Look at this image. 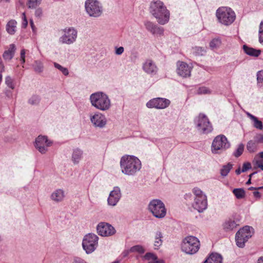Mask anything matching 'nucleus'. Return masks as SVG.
Instances as JSON below:
<instances>
[{"mask_svg":"<svg viewBox=\"0 0 263 263\" xmlns=\"http://www.w3.org/2000/svg\"><path fill=\"white\" fill-rule=\"evenodd\" d=\"M149 10L159 24L164 25L170 19V11L164 3L160 0H154L149 4Z\"/></svg>","mask_w":263,"mask_h":263,"instance_id":"nucleus-1","label":"nucleus"},{"mask_svg":"<svg viewBox=\"0 0 263 263\" xmlns=\"http://www.w3.org/2000/svg\"><path fill=\"white\" fill-rule=\"evenodd\" d=\"M120 164L122 173L128 176L134 175L141 168V161L134 156H122Z\"/></svg>","mask_w":263,"mask_h":263,"instance_id":"nucleus-2","label":"nucleus"},{"mask_svg":"<svg viewBox=\"0 0 263 263\" xmlns=\"http://www.w3.org/2000/svg\"><path fill=\"white\" fill-rule=\"evenodd\" d=\"M90 103L92 106L102 111L108 110L111 106L108 96L103 92H97L90 96Z\"/></svg>","mask_w":263,"mask_h":263,"instance_id":"nucleus-3","label":"nucleus"},{"mask_svg":"<svg viewBox=\"0 0 263 263\" xmlns=\"http://www.w3.org/2000/svg\"><path fill=\"white\" fill-rule=\"evenodd\" d=\"M216 16L219 22L226 26L232 24L236 18L234 11L227 7L219 8L216 11Z\"/></svg>","mask_w":263,"mask_h":263,"instance_id":"nucleus-4","label":"nucleus"},{"mask_svg":"<svg viewBox=\"0 0 263 263\" xmlns=\"http://www.w3.org/2000/svg\"><path fill=\"white\" fill-rule=\"evenodd\" d=\"M148 209L157 218H163L166 215V209L164 203L160 199L152 200L148 205Z\"/></svg>","mask_w":263,"mask_h":263,"instance_id":"nucleus-5","label":"nucleus"},{"mask_svg":"<svg viewBox=\"0 0 263 263\" xmlns=\"http://www.w3.org/2000/svg\"><path fill=\"white\" fill-rule=\"evenodd\" d=\"M200 246V242L195 236H189L185 237L181 244V249L186 254H193L196 253Z\"/></svg>","mask_w":263,"mask_h":263,"instance_id":"nucleus-6","label":"nucleus"},{"mask_svg":"<svg viewBox=\"0 0 263 263\" xmlns=\"http://www.w3.org/2000/svg\"><path fill=\"white\" fill-rule=\"evenodd\" d=\"M230 146V143L223 135L216 136L213 141L211 149L213 154H221Z\"/></svg>","mask_w":263,"mask_h":263,"instance_id":"nucleus-7","label":"nucleus"},{"mask_svg":"<svg viewBox=\"0 0 263 263\" xmlns=\"http://www.w3.org/2000/svg\"><path fill=\"white\" fill-rule=\"evenodd\" d=\"M252 227L246 226L240 229L236 234L235 240L237 246L243 248L245 243L251 238L253 234Z\"/></svg>","mask_w":263,"mask_h":263,"instance_id":"nucleus-8","label":"nucleus"},{"mask_svg":"<svg viewBox=\"0 0 263 263\" xmlns=\"http://www.w3.org/2000/svg\"><path fill=\"white\" fill-rule=\"evenodd\" d=\"M99 237L93 233H89L84 236L82 242V247L87 254L92 253L98 245Z\"/></svg>","mask_w":263,"mask_h":263,"instance_id":"nucleus-9","label":"nucleus"},{"mask_svg":"<svg viewBox=\"0 0 263 263\" xmlns=\"http://www.w3.org/2000/svg\"><path fill=\"white\" fill-rule=\"evenodd\" d=\"M197 129L202 134H207L213 130L212 126L208 117L203 114H200L195 119Z\"/></svg>","mask_w":263,"mask_h":263,"instance_id":"nucleus-10","label":"nucleus"},{"mask_svg":"<svg viewBox=\"0 0 263 263\" xmlns=\"http://www.w3.org/2000/svg\"><path fill=\"white\" fill-rule=\"evenodd\" d=\"M85 9L90 16L97 17L102 13V7L96 0H87L85 4Z\"/></svg>","mask_w":263,"mask_h":263,"instance_id":"nucleus-11","label":"nucleus"},{"mask_svg":"<svg viewBox=\"0 0 263 263\" xmlns=\"http://www.w3.org/2000/svg\"><path fill=\"white\" fill-rule=\"evenodd\" d=\"M97 232L102 236L107 237L112 236L116 233L114 227L107 222H100L97 227Z\"/></svg>","mask_w":263,"mask_h":263,"instance_id":"nucleus-12","label":"nucleus"},{"mask_svg":"<svg viewBox=\"0 0 263 263\" xmlns=\"http://www.w3.org/2000/svg\"><path fill=\"white\" fill-rule=\"evenodd\" d=\"M170 104V101L168 99L162 98H154L149 101L146 103L148 108H156L157 109H164Z\"/></svg>","mask_w":263,"mask_h":263,"instance_id":"nucleus-13","label":"nucleus"},{"mask_svg":"<svg viewBox=\"0 0 263 263\" xmlns=\"http://www.w3.org/2000/svg\"><path fill=\"white\" fill-rule=\"evenodd\" d=\"M77 37V31L73 28L65 30L64 34L60 38V41L63 44L70 45L74 43Z\"/></svg>","mask_w":263,"mask_h":263,"instance_id":"nucleus-14","label":"nucleus"},{"mask_svg":"<svg viewBox=\"0 0 263 263\" xmlns=\"http://www.w3.org/2000/svg\"><path fill=\"white\" fill-rule=\"evenodd\" d=\"M50 144L46 136H39L35 139V147L41 153L45 154Z\"/></svg>","mask_w":263,"mask_h":263,"instance_id":"nucleus-15","label":"nucleus"},{"mask_svg":"<svg viewBox=\"0 0 263 263\" xmlns=\"http://www.w3.org/2000/svg\"><path fill=\"white\" fill-rule=\"evenodd\" d=\"M121 197L120 189L118 186L114 187V190L110 192L107 199L108 205L114 206L119 202Z\"/></svg>","mask_w":263,"mask_h":263,"instance_id":"nucleus-16","label":"nucleus"},{"mask_svg":"<svg viewBox=\"0 0 263 263\" xmlns=\"http://www.w3.org/2000/svg\"><path fill=\"white\" fill-rule=\"evenodd\" d=\"M208 203L206 196H201L199 197H195L193 203V208L199 212H202L207 208Z\"/></svg>","mask_w":263,"mask_h":263,"instance_id":"nucleus-17","label":"nucleus"},{"mask_svg":"<svg viewBox=\"0 0 263 263\" xmlns=\"http://www.w3.org/2000/svg\"><path fill=\"white\" fill-rule=\"evenodd\" d=\"M90 121L96 127L103 128L106 124V119L104 115L98 112L90 117Z\"/></svg>","mask_w":263,"mask_h":263,"instance_id":"nucleus-18","label":"nucleus"},{"mask_svg":"<svg viewBox=\"0 0 263 263\" xmlns=\"http://www.w3.org/2000/svg\"><path fill=\"white\" fill-rule=\"evenodd\" d=\"M191 67L183 62H178L177 63V73L183 78L190 76L191 71Z\"/></svg>","mask_w":263,"mask_h":263,"instance_id":"nucleus-19","label":"nucleus"},{"mask_svg":"<svg viewBox=\"0 0 263 263\" xmlns=\"http://www.w3.org/2000/svg\"><path fill=\"white\" fill-rule=\"evenodd\" d=\"M143 69L148 74H155L158 68L152 60H147L143 65Z\"/></svg>","mask_w":263,"mask_h":263,"instance_id":"nucleus-20","label":"nucleus"},{"mask_svg":"<svg viewBox=\"0 0 263 263\" xmlns=\"http://www.w3.org/2000/svg\"><path fill=\"white\" fill-rule=\"evenodd\" d=\"M145 26L147 30L153 34H162L164 29L162 27H158L153 23L150 21H146L145 23Z\"/></svg>","mask_w":263,"mask_h":263,"instance_id":"nucleus-21","label":"nucleus"},{"mask_svg":"<svg viewBox=\"0 0 263 263\" xmlns=\"http://www.w3.org/2000/svg\"><path fill=\"white\" fill-rule=\"evenodd\" d=\"M65 197V192L62 189L55 190L50 195L52 200L56 202H60L63 200Z\"/></svg>","mask_w":263,"mask_h":263,"instance_id":"nucleus-22","label":"nucleus"},{"mask_svg":"<svg viewBox=\"0 0 263 263\" xmlns=\"http://www.w3.org/2000/svg\"><path fill=\"white\" fill-rule=\"evenodd\" d=\"M244 52L248 55L254 57H258L261 53V50L255 49L253 48L250 47L246 45L243 46Z\"/></svg>","mask_w":263,"mask_h":263,"instance_id":"nucleus-23","label":"nucleus"},{"mask_svg":"<svg viewBox=\"0 0 263 263\" xmlns=\"http://www.w3.org/2000/svg\"><path fill=\"white\" fill-rule=\"evenodd\" d=\"M222 257L217 253H212L203 263H222Z\"/></svg>","mask_w":263,"mask_h":263,"instance_id":"nucleus-24","label":"nucleus"},{"mask_svg":"<svg viewBox=\"0 0 263 263\" xmlns=\"http://www.w3.org/2000/svg\"><path fill=\"white\" fill-rule=\"evenodd\" d=\"M145 259L148 260V263H165L162 259H159L153 253H147L144 256Z\"/></svg>","mask_w":263,"mask_h":263,"instance_id":"nucleus-25","label":"nucleus"},{"mask_svg":"<svg viewBox=\"0 0 263 263\" xmlns=\"http://www.w3.org/2000/svg\"><path fill=\"white\" fill-rule=\"evenodd\" d=\"M16 50L14 44H11L8 50H6L3 54V58L6 60H11Z\"/></svg>","mask_w":263,"mask_h":263,"instance_id":"nucleus-26","label":"nucleus"},{"mask_svg":"<svg viewBox=\"0 0 263 263\" xmlns=\"http://www.w3.org/2000/svg\"><path fill=\"white\" fill-rule=\"evenodd\" d=\"M83 155V151L79 148L73 150L72 154V161L75 164H78Z\"/></svg>","mask_w":263,"mask_h":263,"instance_id":"nucleus-27","label":"nucleus"},{"mask_svg":"<svg viewBox=\"0 0 263 263\" xmlns=\"http://www.w3.org/2000/svg\"><path fill=\"white\" fill-rule=\"evenodd\" d=\"M237 224L235 220L229 219L225 221L223 224V229L227 231H230L236 228Z\"/></svg>","mask_w":263,"mask_h":263,"instance_id":"nucleus-28","label":"nucleus"},{"mask_svg":"<svg viewBox=\"0 0 263 263\" xmlns=\"http://www.w3.org/2000/svg\"><path fill=\"white\" fill-rule=\"evenodd\" d=\"M16 22L14 20L9 21L6 25V30L7 32L11 34H14L16 31Z\"/></svg>","mask_w":263,"mask_h":263,"instance_id":"nucleus-29","label":"nucleus"},{"mask_svg":"<svg viewBox=\"0 0 263 263\" xmlns=\"http://www.w3.org/2000/svg\"><path fill=\"white\" fill-rule=\"evenodd\" d=\"M162 234L160 231L156 232V233H155V240L154 242V246L155 247V249H158L162 245Z\"/></svg>","mask_w":263,"mask_h":263,"instance_id":"nucleus-30","label":"nucleus"},{"mask_svg":"<svg viewBox=\"0 0 263 263\" xmlns=\"http://www.w3.org/2000/svg\"><path fill=\"white\" fill-rule=\"evenodd\" d=\"M232 192L238 199H243L245 197L246 192L242 188L234 189Z\"/></svg>","mask_w":263,"mask_h":263,"instance_id":"nucleus-31","label":"nucleus"},{"mask_svg":"<svg viewBox=\"0 0 263 263\" xmlns=\"http://www.w3.org/2000/svg\"><path fill=\"white\" fill-rule=\"evenodd\" d=\"M192 50L193 53L196 56H202L206 53V49L204 47H195Z\"/></svg>","mask_w":263,"mask_h":263,"instance_id":"nucleus-32","label":"nucleus"},{"mask_svg":"<svg viewBox=\"0 0 263 263\" xmlns=\"http://www.w3.org/2000/svg\"><path fill=\"white\" fill-rule=\"evenodd\" d=\"M257 143L254 140L248 141L247 144V149L250 153H253L257 149Z\"/></svg>","mask_w":263,"mask_h":263,"instance_id":"nucleus-33","label":"nucleus"},{"mask_svg":"<svg viewBox=\"0 0 263 263\" xmlns=\"http://www.w3.org/2000/svg\"><path fill=\"white\" fill-rule=\"evenodd\" d=\"M233 165L229 163L227 165H223L220 170V174L222 176H226L230 170L232 169Z\"/></svg>","mask_w":263,"mask_h":263,"instance_id":"nucleus-34","label":"nucleus"},{"mask_svg":"<svg viewBox=\"0 0 263 263\" xmlns=\"http://www.w3.org/2000/svg\"><path fill=\"white\" fill-rule=\"evenodd\" d=\"M34 70L35 72L41 73L43 70V65L42 63L39 61H36L33 64Z\"/></svg>","mask_w":263,"mask_h":263,"instance_id":"nucleus-35","label":"nucleus"},{"mask_svg":"<svg viewBox=\"0 0 263 263\" xmlns=\"http://www.w3.org/2000/svg\"><path fill=\"white\" fill-rule=\"evenodd\" d=\"M53 65L54 66L61 71L64 76H67L69 74V71L67 68L63 67L56 62H54Z\"/></svg>","mask_w":263,"mask_h":263,"instance_id":"nucleus-36","label":"nucleus"},{"mask_svg":"<svg viewBox=\"0 0 263 263\" xmlns=\"http://www.w3.org/2000/svg\"><path fill=\"white\" fill-rule=\"evenodd\" d=\"M221 43V40L219 38L214 39L210 43V46L212 49L217 48L220 46Z\"/></svg>","mask_w":263,"mask_h":263,"instance_id":"nucleus-37","label":"nucleus"},{"mask_svg":"<svg viewBox=\"0 0 263 263\" xmlns=\"http://www.w3.org/2000/svg\"><path fill=\"white\" fill-rule=\"evenodd\" d=\"M41 2V0H28V7L29 8L34 9L39 6Z\"/></svg>","mask_w":263,"mask_h":263,"instance_id":"nucleus-38","label":"nucleus"},{"mask_svg":"<svg viewBox=\"0 0 263 263\" xmlns=\"http://www.w3.org/2000/svg\"><path fill=\"white\" fill-rule=\"evenodd\" d=\"M244 150V145L242 143H240L238 145V146L236 151L234 153V155L236 157H238L241 156Z\"/></svg>","mask_w":263,"mask_h":263,"instance_id":"nucleus-39","label":"nucleus"},{"mask_svg":"<svg viewBox=\"0 0 263 263\" xmlns=\"http://www.w3.org/2000/svg\"><path fill=\"white\" fill-rule=\"evenodd\" d=\"M129 251L131 252H137L140 254L143 253L144 252V249L140 245H136L132 247V248H130Z\"/></svg>","mask_w":263,"mask_h":263,"instance_id":"nucleus-40","label":"nucleus"},{"mask_svg":"<svg viewBox=\"0 0 263 263\" xmlns=\"http://www.w3.org/2000/svg\"><path fill=\"white\" fill-rule=\"evenodd\" d=\"M40 101L39 96L34 95L32 96L28 100V103L31 105H37Z\"/></svg>","mask_w":263,"mask_h":263,"instance_id":"nucleus-41","label":"nucleus"},{"mask_svg":"<svg viewBox=\"0 0 263 263\" xmlns=\"http://www.w3.org/2000/svg\"><path fill=\"white\" fill-rule=\"evenodd\" d=\"M5 83L10 88L13 89H14V85L13 84V81L10 76H7L5 78Z\"/></svg>","mask_w":263,"mask_h":263,"instance_id":"nucleus-42","label":"nucleus"},{"mask_svg":"<svg viewBox=\"0 0 263 263\" xmlns=\"http://www.w3.org/2000/svg\"><path fill=\"white\" fill-rule=\"evenodd\" d=\"M253 121L254 122L253 125L257 129H262L263 128V124L261 121L259 120L257 117L254 119Z\"/></svg>","mask_w":263,"mask_h":263,"instance_id":"nucleus-43","label":"nucleus"},{"mask_svg":"<svg viewBox=\"0 0 263 263\" xmlns=\"http://www.w3.org/2000/svg\"><path fill=\"white\" fill-rule=\"evenodd\" d=\"M197 93L199 95L210 94L211 93V90L206 87H201L198 88Z\"/></svg>","mask_w":263,"mask_h":263,"instance_id":"nucleus-44","label":"nucleus"},{"mask_svg":"<svg viewBox=\"0 0 263 263\" xmlns=\"http://www.w3.org/2000/svg\"><path fill=\"white\" fill-rule=\"evenodd\" d=\"M253 140L257 144L263 143V135L260 134H256L253 138Z\"/></svg>","mask_w":263,"mask_h":263,"instance_id":"nucleus-45","label":"nucleus"},{"mask_svg":"<svg viewBox=\"0 0 263 263\" xmlns=\"http://www.w3.org/2000/svg\"><path fill=\"white\" fill-rule=\"evenodd\" d=\"M193 192L195 195V197H199L201 196H206L205 194L203 193L202 191H201L199 189L195 187L193 189Z\"/></svg>","mask_w":263,"mask_h":263,"instance_id":"nucleus-46","label":"nucleus"},{"mask_svg":"<svg viewBox=\"0 0 263 263\" xmlns=\"http://www.w3.org/2000/svg\"><path fill=\"white\" fill-rule=\"evenodd\" d=\"M257 80L258 84L263 82V71H259L257 72Z\"/></svg>","mask_w":263,"mask_h":263,"instance_id":"nucleus-47","label":"nucleus"},{"mask_svg":"<svg viewBox=\"0 0 263 263\" xmlns=\"http://www.w3.org/2000/svg\"><path fill=\"white\" fill-rule=\"evenodd\" d=\"M251 168V164L250 162H245L243 164L242 168L241 170L242 172H246L248 170Z\"/></svg>","mask_w":263,"mask_h":263,"instance_id":"nucleus-48","label":"nucleus"},{"mask_svg":"<svg viewBox=\"0 0 263 263\" xmlns=\"http://www.w3.org/2000/svg\"><path fill=\"white\" fill-rule=\"evenodd\" d=\"M73 263H87L84 259L75 256L73 257Z\"/></svg>","mask_w":263,"mask_h":263,"instance_id":"nucleus-49","label":"nucleus"},{"mask_svg":"<svg viewBox=\"0 0 263 263\" xmlns=\"http://www.w3.org/2000/svg\"><path fill=\"white\" fill-rule=\"evenodd\" d=\"M22 18H23V23H22V27L25 28L28 25V21L27 20V18L26 17L25 13H23L22 14Z\"/></svg>","mask_w":263,"mask_h":263,"instance_id":"nucleus-50","label":"nucleus"},{"mask_svg":"<svg viewBox=\"0 0 263 263\" xmlns=\"http://www.w3.org/2000/svg\"><path fill=\"white\" fill-rule=\"evenodd\" d=\"M124 52V48L123 47H120L116 48L115 53L117 55H121Z\"/></svg>","mask_w":263,"mask_h":263,"instance_id":"nucleus-51","label":"nucleus"},{"mask_svg":"<svg viewBox=\"0 0 263 263\" xmlns=\"http://www.w3.org/2000/svg\"><path fill=\"white\" fill-rule=\"evenodd\" d=\"M25 50L22 49L21 51V61L22 63H24L25 62Z\"/></svg>","mask_w":263,"mask_h":263,"instance_id":"nucleus-52","label":"nucleus"},{"mask_svg":"<svg viewBox=\"0 0 263 263\" xmlns=\"http://www.w3.org/2000/svg\"><path fill=\"white\" fill-rule=\"evenodd\" d=\"M42 10L41 8H37L35 11V15L37 17H41L42 15Z\"/></svg>","mask_w":263,"mask_h":263,"instance_id":"nucleus-53","label":"nucleus"},{"mask_svg":"<svg viewBox=\"0 0 263 263\" xmlns=\"http://www.w3.org/2000/svg\"><path fill=\"white\" fill-rule=\"evenodd\" d=\"M253 195L255 197L257 198H260V194L259 192L257 191H254L253 192Z\"/></svg>","mask_w":263,"mask_h":263,"instance_id":"nucleus-54","label":"nucleus"},{"mask_svg":"<svg viewBox=\"0 0 263 263\" xmlns=\"http://www.w3.org/2000/svg\"><path fill=\"white\" fill-rule=\"evenodd\" d=\"M259 43L263 45V33H259Z\"/></svg>","mask_w":263,"mask_h":263,"instance_id":"nucleus-55","label":"nucleus"},{"mask_svg":"<svg viewBox=\"0 0 263 263\" xmlns=\"http://www.w3.org/2000/svg\"><path fill=\"white\" fill-rule=\"evenodd\" d=\"M263 33V21H261L260 25H259V33Z\"/></svg>","mask_w":263,"mask_h":263,"instance_id":"nucleus-56","label":"nucleus"},{"mask_svg":"<svg viewBox=\"0 0 263 263\" xmlns=\"http://www.w3.org/2000/svg\"><path fill=\"white\" fill-rule=\"evenodd\" d=\"M30 26L31 27V28H32L33 31L34 32V31H35V26H34L33 22V21L32 20H31L30 21Z\"/></svg>","mask_w":263,"mask_h":263,"instance_id":"nucleus-57","label":"nucleus"},{"mask_svg":"<svg viewBox=\"0 0 263 263\" xmlns=\"http://www.w3.org/2000/svg\"><path fill=\"white\" fill-rule=\"evenodd\" d=\"M247 116L248 117H249L252 121L255 119L256 117H255L254 116L252 115V114H251L250 113H249L248 112L247 113Z\"/></svg>","mask_w":263,"mask_h":263,"instance_id":"nucleus-58","label":"nucleus"},{"mask_svg":"<svg viewBox=\"0 0 263 263\" xmlns=\"http://www.w3.org/2000/svg\"><path fill=\"white\" fill-rule=\"evenodd\" d=\"M5 94L8 98H10L12 96L11 92L8 90L6 91Z\"/></svg>","mask_w":263,"mask_h":263,"instance_id":"nucleus-59","label":"nucleus"},{"mask_svg":"<svg viewBox=\"0 0 263 263\" xmlns=\"http://www.w3.org/2000/svg\"><path fill=\"white\" fill-rule=\"evenodd\" d=\"M241 170H240V167H238V168H237L236 171H235V173L236 174L238 175H239L241 173Z\"/></svg>","mask_w":263,"mask_h":263,"instance_id":"nucleus-60","label":"nucleus"},{"mask_svg":"<svg viewBox=\"0 0 263 263\" xmlns=\"http://www.w3.org/2000/svg\"><path fill=\"white\" fill-rule=\"evenodd\" d=\"M255 164L257 165V167H258V164H261V161L259 160H255Z\"/></svg>","mask_w":263,"mask_h":263,"instance_id":"nucleus-61","label":"nucleus"},{"mask_svg":"<svg viewBox=\"0 0 263 263\" xmlns=\"http://www.w3.org/2000/svg\"><path fill=\"white\" fill-rule=\"evenodd\" d=\"M257 263H263V257H261L258 259Z\"/></svg>","mask_w":263,"mask_h":263,"instance_id":"nucleus-62","label":"nucleus"},{"mask_svg":"<svg viewBox=\"0 0 263 263\" xmlns=\"http://www.w3.org/2000/svg\"><path fill=\"white\" fill-rule=\"evenodd\" d=\"M256 173H257V172H254L252 173V174H251L249 176V178H252V177L253 176H254L255 174H256Z\"/></svg>","mask_w":263,"mask_h":263,"instance_id":"nucleus-63","label":"nucleus"},{"mask_svg":"<svg viewBox=\"0 0 263 263\" xmlns=\"http://www.w3.org/2000/svg\"><path fill=\"white\" fill-rule=\"evenodd\" d=\"M258 155L261 158H263V151L260 152Z\"/></svg>","mask_w":263,"mask_h":263,"instance_id":"nucleus-64","label":"nucleus"}]
</instances>
